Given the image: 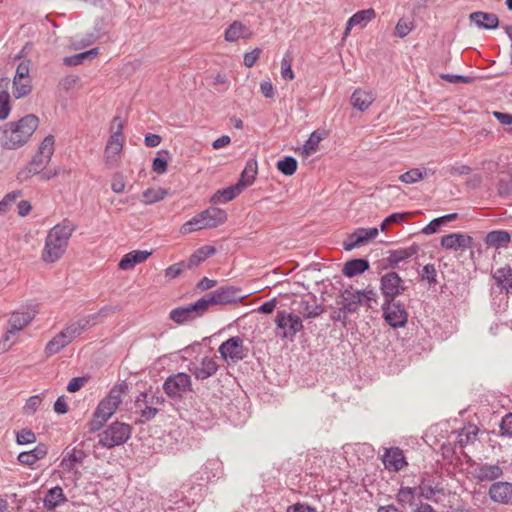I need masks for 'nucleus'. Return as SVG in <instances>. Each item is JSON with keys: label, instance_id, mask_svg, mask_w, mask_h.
<instances>
[{"label": "nucleus", "instance_id": "8", "mask_svg": "<svg viewBox=\"0 0 512 512\" xmlns=\"http://www.w3.org/2000/svg\"><path fill=\"white\" fill-rule=\"evenodd\" d=\"M130 436V425L116 421L98 434V444L110 449L123 445L129 440Z\"/></svg>", "mask_w": 512, "mask_h": 512}, {"label": "nucleus", "instance_id": "62", "mask_svg": "<svg viewBox=\"0 0 512 512\" xmlns=\"http://www.w3.org/2000/svg\"><path fill=\"white\" fill-rule=\"evenodd\" d=\"M78 460L79 457L75 451L68 453L63 457L61 461V467L65 470H72Z\"/></svg>", "mask_w": 512, "mask_h": 512}, {"label": "nucleus", "instance_id": "46", "mask_svg": "<svg viewBox=\"0 0 512 512\" xmlns=\"http://www.w3.org/2000/svg\"><path fill=\"white\" fill-rule=\"evenodd\" d=\"M95 57H96V49L92 48L88 51L81 52L79 54H76V55H73L70 57H65L63 61H64V64H66L68 66H76V65H79L87 60L92 61Z\"/></svg>", "mask_w": 512, "mask_h": 512}, {"label": "nucleus", "instance_id": "33", "mask_svg": "<svg viewBox=\"0 0 512 512\" xmlns=\"http://www.w3.org/2000/svg\"><path fill=\"white\" fill-rule=\"evenodd\" d=\"M49 162L50 160L48 158L42 157V155L37 153L28 164L26 171L19 172L18 178L25 180L30 175L40 174Z\"/></svg>", "mask_w": 512, "mask_h": 512}, {"label": "nucleus", "instance_id": "55", "mask_svg": "<svg viewBox=\"0 0 512 512\" xmlns=\"http://www.w3.org/2000/svg\"><path fill=\"white\" fill-rule=\"evenodd\" d=\"M36 440V434L30 429H21L16 433V442L19 445L32 444Z\"/></svg>", "mask_w": 512, "mask_h": 512}, {"label": "nucleus", "instance_id": "14", "mask_svg": "<svg viewBox=\"0 0 512 512\" xmlns=\"http://www.w3.org/2000/svg\"><path fill=\"white\" fill-rule=\"evenodd\" d=\"M406 290L404 281L398 273L387 272L380 279V291L386 301H392L402 295Z\"/></svg>", "mask_w": 512, "mask_h": 512}, {"label": "nucleus", "instance_id": "61", "mask_svg": "<svg viewBox=\"0 0 512 512\" xmlns=\"http://www.w3.org/2000/svg\"><path fill=\"white\" fill-rule=\"evenodd\" d=\"M57 414H66L69 412L68 398L65 395L59 396L53 406Z\"/></svg>", "mask_w": 512, "mask_h": 512}, {"label": "nucleus", "instance_id": "29", "mask_svg": "<svg viewBox=\"0 0 512 512\" xmlns=\"http://www.w3.org/2000/svg\"><path fill=\"white\" fill-rule=\"evenodd\" d=\"M66 502L67 497L60 486H56L48 490L43 499V505L48 511H54L57 507L65 504Z\"/></svg>", "mask_w": 512, "mask_h": 512}, {"label": "nucleus", "instance_id": "2", "mask_svg": "<svg viewBox=\"0 0 512 512\" xmlns=\"http://www.w3.org/2000/svg\"><path fill=\"white\" fill-rule=\"evenodd\" d=\"M38 125L39 119L32 114L6 124L3 131V146L7 149L22 147L29 141Z\"/></svg>", "mask_w": 512, "mask_h": 512}, {"label": "nucleus", "instance_id": "13", "mask_svg": "<svg viewBox=\"0 0 512 512\" xmlns=\"http://www.w3.org/2000/svg\"><path fill=\"white\" fill-rule=\"evenodd\" d=\"M383 318L393 328H401L407 324L408 312L399 300L386 301L382 304Z\"/></svg>", "mask_w": 512, "mask_h": 512}, {"label": "nucleus", "instance_id": "56", "mask_svg": "<svg viewBox=\"0 0 512 512\" xmlns=\"http://www.w3.org/2000/svg\"><path fill=\"white\" fill-rule=\"evenodd\" d=\"M90 379L89 376L74 377L69 381L66 389L70 393H75L85 387Z\"/></svg>", "mask_w": 512, "mask_h": 512}, {"label": "nucleus", "instance_id": "63", "mask_svg": "<svg viewBox=\"0 0 512 512\" xmlns=\"http://www.w3.org/2000/svg\"><path fill=\"white\" fill-rule=\"evenodd\" d=\"M167 166L168 163L166 158L158 156L153 159L152 170L155 173L159 175L164 174L167 171Z\"/></svg>", "mask_w": 512, "mask_h": 512}, {"label": "nucleus", "instance_id": "59", "mask_svg": "<svg viewBox=\"0 0 512 512\" xmlns=\"http://www.w3.org/2000/svg\"><path fill=\"white\" fill-rule=\"evenodd\" d=\"M497 190L500 196H507L512 193V181L510 178H500L497 182Z\"/></svg>", "mask_w": 512, "mask_h": 512}, {"label": "nucleus", "instance_id": "45", "mask_svg": "<svg viewBox=\"0 0 512 512\" xmlns=\"http://www.w3.org/2000/svg\"><path fill=\"white\" fill-rule=\"evenodd\" d=\"M167 196V191L162 188H148L142 193V202L146 205L154 204L163 200Z\"/></svg>", "mask_w": 512, "mask_h": 512}, {"label": "nucleus", "instance_id": "5", "mask_svg": "<svg viewBox=\"0 0 512 512\" xmlns=\"http://www.w3.org/2000/svg\"><path fill=\"white\" fill-rule=\"evenodd\" d=\"M128 391V385L125 382L115 384L108 394L98 403V424L109 420L119 408L123 397Z\"/></svg>", "mask_w": 512, "mask_h": 512}, {"label": "nucleus", "instance_id": "36", "mask_svg": "<svg viewBox=\"0 0 512 512\" xmlns=\"http://www.w3.org/2000/svg\"><path fill=\"white\" fill-rule=\"evenodd\" d=\"M243 189L237 183L226 187L224 189L217 190L211 197V202L214 204H224L235 199Z\"/></svg>", "mask_w": 512, "mask_h": 512}, {"label": "nucleus", "instance_id": "64", "mask_svg": "<svg viewBox=\"0 0 512 512\" xmlns=\"http://www.w3.org/2000/svg\"><path fill=\"white\" fill-rule=\"evenodd\" d=\"M501 434L512 437V414H507L503 417L500 424Z\"/></svg>", "mask_w": 512, "mask_h": 512}, {"label": "nucleus", "instance_id": "37", "mask_svg": "<svg viewBox=\"0 0 512 512\" xmlns=\"http://www.w3.org/2000/svg\"><path fill=\"white\" fill-rule=\"evenodd\" d=\"M202 213L209 228H216L227 220L226 211L218 207H209L203 210Z\"/></svg>", "mask_w": 512, "mask_h": 512}, {"label": "nucleus", "instance_id": "18", "mask_svg": "<svg viewBox=\"0 0 512 512\" xmlns=\"http://www.w3.org/2000/svg\"><path fill=\"white\" fill-rule=\"evenodd\" d=\"M440 244L447 250H465L473 247V238L462 233H450L441 238Z\"/></svg>", "mask_w": 512, "mask_h": 512}, {"label": "nucleus", "instance_id": "16", "mask_svg": "<svg viewBox=\"0 0 512 512\" xmlns=\"http://www.w3.org/2000/svg\"><path fill=\"white\" fill-rule=\"evenodd\" d=\"M221 357L228 361L238 362L246 357V349L243 340L239 336H234L223 342L218 349Z\"/></svg>", "mask_w": 512, "mask_h": 512}, {"label": "nucleus", "instance_id": "4", "mask_svg": "<svg viewBox=\"0 0 512 512\" xmlns=\"http://www.w3.org/2000/svg\"><path fill=\"white\" fill-rule=\"evenodd\" d=\"M87 326L88 321L83 319L68 324L47 342L44 348L45 356L49 358L61 352L66 346L84 333Z\"/></svg>", "mask_w": 512, "mask_h": 512}, {"label": "nucleus", "instance_id": "41", "mask_svg": "<svg viewBox=\"0 0 512 512\" xmlns=\"http://www.w3.org/2000/svg\"><path fill=\"white\" fill-rule=\"evenodd\" d=\"M209 228L208 225H206V220L202 212L198 213L194 217H192L190 220L186 221L181 227H180V233L183 235Z\"/></svg>", "mask_w": 512, "mask_h": 512}, {"label": "nucleus", "instance_id": "22", "mask_svg": "<svg viewBox=\"0 0 512 512\" xmlns=\"http://www.w3.org/2000/svg\"><path fill=\"white\" fill-rule=\"evenodd\" d=\"M472 474L479 482L493 481L502 476L503 470L498 464H477Z\"/></svg>", "mask_w": 512, "mask_h": 512}, {"label": "nucleus", "instance_id": "27", "mask_svg": "<svg viewBox=\"0 0 512 512\" xmlns=\"http://www.w3.org/2000/svg\"><path fill=\"white\" fill-rule=\"evenodd\" d=\"M496 285L507 294H512V267L505 265L492 273Z\"/></svg>", "mask_w": 512, "mask_h": 512}, {"label": "nucleus", "instance_id": "11", "mask_svg": "<svg viewBox=\"0 0 512 512\" xmlns=\"http://www.w3.org/2000/svg\"><path fill=\"white\" fill-rule=\"evenodd\" d=\"M344 310L350 313L357 312L362 305L371 307V302H376L377 294L373 289L349 290L345 289L341 294Z\"/></svg>", "mask_w": 512, "mask_h": 512}, {"label": "nucleus", "instance_id": "1", "mask_svg": "<svg viewBox=\"0 0 512 512\" xmlns=\"http://www.w3.org/2000/svg\"><path fill=\"white\" fill-rule=\"evenodd\" d=\"M73 231V224L66 221L51 228L45 239L41 259L49 264L57 262L64 255Z\"/></svg>", "mask_w": 512, "mask_h": 512}, {"label": "nucleus", "instance_id": "12", "mask_svg": "<svg viewBox=\"0 0 512 512\" xmlns=\"http://www.w3.org/2000/svg\"><path fill=\"white\" fill-rule=\"evenodd\" d=\"M206 312L205 302L200 298L192 304L172 309L169 318L176 324L183 325L203 316Z\"/></svg>", "mask_w": 512, "mask_h": 512}, {"label": "nucleus", "instance_id": "39", "mask_svg": "<svg viewBox=\"0 0 512 512\" xmlns=\"http://www.w3.org/2000/svg\"><path fill=\"white\" fill-rule=\"evenodd\" d=\"M10 80L8 78L0 79V119H6L10 114V95L8 88Z\"/></svg>", "mask_w": 512, "mask_h": 512}, {"label": "nucleus", "instance_id": "38", "mask_svg": "<svg viewBox=\"0 0 512 512\" xmlns=\"http://www.w3.org/2000/svg\"><path fill=\"white\" fill-rule=\"evenodd\" d=\"M258 173V164L255 159H249L246 162L245 168L241 173L240 179L237 184L244 190L249 187L255 181L256 175Z\"/></svg>", "mask_w": 512, "mask_h": 512}, {"label": "nucleus", "instance_id": "19", "mask_svg": "<svg viewBox=\"0 0 512 512\" xmlns=\"http://www.w3.org/2000/svg\"><path fill=\"white\" fill-rule=\"evenodd\" d=\"M382 462L387 470L393 472H398L407 465L403 451L398 447L385 449Z\"/></svg>", "mask_w": 512, "mask_h": 512}, {"label": "nucleus", "instance_id": "35", "mask_svg": "<svg viewBox=\"0 0 512 512\" xmlns=\"http://www.w3.org/2000/svg\"><path fill=\"white\" fill-rule=\"evenodd\" d=\"M147 393L142 392L135 401L137 412L140 413L141 421L147 422L152 420L158 413V409L147 404Z\"/></svg>", "mask_w": 512, "mask_h": 512}, {"label": "nucleus", "instance_id": "20", "mask_svg": "<svg viewBox=\"0 0 512 512\" xmlns=\"http://www.w3.org/2000/svg\"><path fill=\"white\" fill-rule=\"evenodd\" d=\"M35 317V311L29 307H23L14 311L9 319L8 326L12 329L20 332L26 328L33 321Z\"/></svg>", "mask_w": 512, "mask_h": 512}, {"label": "nucleus", "instance_id": "7", "mask_svg": "<svg viewBox=\"0 0 512 512\" xmlns=\"http://www.w3.org/2000/svg\"><path fill=\"white\" fill-rule=\"evenodd\" d=\"M275 325V335L282 340H293L296 334L304 328L303 322L298 315L284 310L277 312Z\"/></svg>", "mask_w": 512, "mask_h": 512}, {"label": "nucleus", "instance_id": "17", "mask_svg": "<svg viewBox=\"0 0 512 512\" xmlns=\"http://www.w3.org/2000/svg\"><path fill=\"white\" fill-rule=\"evenodd\" d=\"M378 229L376 227L372 228H357L355 231L350 233L346 240L343 242V248L346 251H351L370 239L377 237Z\"/></svg>", "mask_w": 512, "mask_h": 512}, {"label": "nucleus", "instance_id": "50", "mask_svg": "<svg viewBox=\"0 0 512 512\" xmlns=\"http://www.w3.org/2000/svg\"><path fill=\"white\" fill-rule=\"evenodd\" d=\"M277 168L284 175L291 176L297 170V160L292 156H286L284 159L278 161Z\"/></svg>", "mask_w": 512, "mask_h": 512}, {"label": "nucleus", "instance_id": "25", "mask_svg": "<svg viewBox=\"0 0 512 512\" xmlns=\"http://www.w3.org/2000/svg\"><path fill=\"white\" fill-rule=\"evenodd\" d=\"M152 254L146 250H133L126 253L118 263L121 270H132L137 264L145 262Z\"/></svg>", "mask_w": 512, "mask_h": 512}, {"label": "nucleus", "instance_id": "51", "mask_svg": "<svg viewBox=\"0 0 512 512\" xmlns=\"http://www.w3.org/2000/svg\"><path fill=\"white\" fill-rule=\"evenodd\" d=\"M55 150V137L53 135L46 136L41 142L38 154L42 155V157L48 158L51 160Z\"/></svg>", "mask_w": 512, "mask_h": 512}, {"label": "nucleus", "instance_id": "52", "mask_svg": "<svg viewBox=\"0 0 512 512\" xmlns=\"http://www.w3.org/2000/svg\"><path fill=\"white\" fill-rule=\"evenodd\" d=\"M42 402H43L42 395L37 394V395L30 396L26 400V402L23 406V413L28 416L35 414L38 411V409L41 407Z\"/></svg>", "mask_w": 512, "mask_h": 512}, {"label": "nucleus", "instance_id": "21", "mask_svg": "<svg viewBox=\"0 0 512 512\" xmlns=\"http://www.w3.org/2000/svg\"><path fill=\"white\" fill-rule=\"evenodd\" d=\"M375 17H376V12L373 8L360 10V11L354 13L346 22L344 38L349 35L350 31L354 27L364 28Z\"/></svg>", "mask_w": 512, "mask_h": 512}, {"label": "nucleus", "instance_id": "26", "mask_svg": "<svg viewBox=\"0 0 512 512\" xmlns=\"http://www.w3.org/2000/svg\"><path fill=\"white\" fill-rule=\"evenodd\" d=\"M469 19L481 29L492 30L496 29L499 25V19L494 13L476 11L469 15Z\"/></svg>", "mask_w": 512, "mask_h": 512}, {"label": "nucleus", "instance_id": "15", "mask_svg": "<svg viewBox=\"0 0 512 512\" xmlns=\"http://www.w3.org/2000/svg\"><path fill=\"white\" fill-rule=\"evenodd\" d=\"M419 251V246L413 244L409 247L399 248L388 251V256L383 261L377 262V270L396 269L399 264L412 256L416 255Z\"/></svg>", "mask_w": 512, "mask_h": 512}, {"label": "nucleus", "instance_id": "47", "mask_svg": "<svg viewBox=\"0 0 512 512\" xmlns=\"http://www.w3.org/2000/svg\"><path fill=\"white\" fill-rule=\"evenodd\" d=\"M417 493V488L401 487L396 494V500L402 506L412 505L415 501Z\"/></svg>", "mask_w": 512, "mask_h": 512}, {"label": "nucleus", "instance_id": "49", "mask_svg": "<svg viewBox=\"0 0 512 512\" xmlns=\"http://www.w3.org/2000/svg\"><path fill=\"white\" fill-rule=\"evenodd\" d=\"M244 25L241 22H233L224 33V38L228 42H235L243 35Z\"/></svg>", "mask_w": 512, "mask_h": 512}, {"label": "nucleus", "instance_id": "23", "mask_svg": "<svg viewBox=\"0 0 512 512\" xmlns=\"http://www.w3.org/2000/svg\"><path fill=\"white\" fill-rule=\"evenodd\" d=\"M219 365L213 357L205 356L199 365L191 368L190 371L197 380H206L218 371Z\"/></svg>", "mask_w": 512, "mask_h": 512}, {"label": "nucleus", "instance_id": "3", "mask_svg": "<svg viewBox=\"0 0 512 512\" xmlns=\"http://www.w3.org/2000/svg\"><path fill=\"white\" fill-rule=\"evenodd\" d=\"M123 130V120L119 116H115L110 123V137L105 145L103 156L104 164L109 169L117 167L120 162L125 143Z\"/></svg>", "mask_w": 512, "mask_h": 512}, {"label": "nucleus", "instance_id": "6", "mask_svg": "<svg viewBox=\"0 0 512 512\" xmlns=\"http://www.w3.org/2000/svg\"><path fill=\"white\" fill-rule=\"evenodd\" d=\"M223 465L219 459H208L200 469L192 475V479L196 485L191 486L190 494L201 497V491L206 483L220 478L222 475Z\"/></svg>", "mask_w": 512, "mask_h": 512}, {"label": "nucleus", "instance_id": "42", "mask_svg": "<svg viewBox=\"0 0 512 512\" xmlns=\"http://www.w3.org/2000/svg\"><path fill=\"white\" fill-rule=\"evenodd\" d=\"M32 90L31 78H18L13 79V95L19 99L27 96Z\"/></svg>", "mask_w": 512, "mask_h": 512}, {"label": "nucleus", "instance_id": "53", "mask_svg": "<svg viewBox=\"0 0 512 512\" xmlns=\"http://www.w3.org/2000/svg\"><path fill=\"white\" fill-rule=\"evenodd\" d=\"M321 140L322 137L317 131L312 132L303 145V154L309 156L315 153Z\"/></svg>", "mask_w": 512, "mask_h": 512}, {"label": "nucleus", "instance_id": "44", "mask_svg": "<svg viewBox=\"0 0 512 512\" xmlns=\"http://www.w3.org/2000/svg\"><path fill=\"white\" fill-rule=\"evenodd\" d=\"M477 433L478 428L475 425L465 426L458 433L457 443L460 447H465L476 440Z\"/></svg>", "mask_w": 512, "mask_h": 512}, {"label": "nucleus", "instance_id": "58", "mask_svg": "<svg viewBox=\"0 0 512 512\" xmlns=\"http://www.w3.org/2000/svg\"><path fill=\"white\" fill-rule=\"evenodd\" d=\"M412 29L413 22L401 18L396 24L395 35L400 38H404L412 31Z\"/></svg>", "mask_w": 512, "mask_h": 512}, {"label": "nucleus", "instance_id": "10", "mask_svg": "<svg viewBox=\"0 0 512 512\" xmlns=\"http://www.w3.org/2000/svg\"><path fill=\"white\" fill-rule=\"evenodd\" d=\"M247 295L242 294L240 288L226 285L222 286L202 297L208 310L212 305H228L241 302Z\"/></svg>", "mask_w": 512, "mask_h": 512}, {"label": "nucleus", "instance_id": "24", "mask_svg": "<svg viewBox=\"0 0 512 512\" xmlns=\"http://www.w3.org/2000/svg\"><path fill=\"white\" fill-rule=\"evenodd\" d=\"M489 495L494 502L512 504V483H493L489 489Z\"/></svg>", "mask_w": 512, "mask_h": 512}, {"label": "nucleus", "instance_id": "28", "mask_svg": "<svg viewBox=\"0 0 512 512\" xmlns=\"http://www.w3.org/2000/svg\"><path fill=\"white\" fill-rule=\"evenodd\" d=\"M325 309L321 304H318L315 296H311L308 299H301L298 306V312L307 319L317 318Z\"/></svg>", "mask_w": 512, "mask_h": 512}, {"label": "nucleus", "instance_id": "48", "mask_svg": "<svg viewBox=\"0 0 512 512\" xmlns=\"http://www.w3.org/2000/svg\"><path fill=\"white\" fill-rule=\"evenodd\" d=\"M428 169H424L423 171L418 168L410 169L409 171L400 175L399 179L401 182L405 184H413L424 178L427 175Z\"/></svg>", "mask_w": 512, "mask_h": 512}, {"label": "nucleus", "instance_id": "54", "mask_svg": "<svg viewBox=\"0 0 512 512\" xmlns=\"http://www.w3.org/2000/svg\"><path fill=\"white\" fill-rule=\"evenodd\" d=\"M421 279L423 281H426L429 286H434L437 283V271L434 264H426L421 272H420Z\"/></svg>", "mask_w": 512, "mask_h": 512}, {"label": "nucleus", "instance_id": "32", "mask_svg": "<svg viewBox=\"0 0 512 512\" xmlns=\"http://www.w3.org/2000/svg\"><path fill=\"white\" fill-rule=\"evenodd\" d=\"M216 253V249L211 245H204L197 250H195L192 255L189 257L185 264L187 269H192L202 262H204L209 257L213 256Z\"/></svg>", "mask_w": 512, "mask_h": 512}, {"label": "nucleus", "instance_id": "60", "mask_svg": "<svg viewBox=\"0 0 512 512\" xmlns=\"http://www.w3.org/2000/svg\"><path fill=\"white\" fill-rule=\"evenodd\" d=\"M111 189L115 193H122L125 189V181L122 173L117 172L112 177Z\"/></svg>", "mask_w": 512, "mask_h": 512}, {"label": "nucleus", "instance_id": "34", "mask_svg": "<svg viewBox=\"0 0 512 512\" xmlns=\"http://www.w3.org/2000/svg\"><path fill=\"white\" fill-rule=\"evenodd\" d=\"M370 265L368 260L363 258H357L347 261L342 269L343 275L348 278L355 277L366 272L369 269Z\"/></svg>", "mask_w": 512, "mask_h": 512}, {"label": "nucleus", "instance_id": "9", "mask_svg": "<svg viewBox=\"0 0 512 512\" xmlns=\"http://www.w3.org/2000/svg\"><path fill=\"white\" fill-rule=\"evenodd\" d=\"M162 388L170 399L180 400L193 390L191 376L184 372L172 374L165 379Z\"/></svg>", "mask_w": 512, "mask_h": 512}, {"label": "nucleus", "instance_id": "30", "mask_svg": "<svg viewBox=\"0 0 512 512\" xmlns=\"http://www.w3.org/2000/svg\"><path fill=\"white\" fill-rule=\"evenodd\" d=\"M420 497L426 500H432L437 493H441L443 489L440 483L430 477H422L417 487Z\"/></svg>", "mask_w": 512, "mask_h": 512}, {"label": "nucleus", "instance_id": "57", "mask_svg": "<svg viewBox=\"0 0 512 512\" xmlns=\"http://www.w3.org/2000/svg\"><path fill=\"white\" fill-rule=\"evenodd\" d=\"M187 269V266L185 264V261H180L178 263H175L169 267H167L164 271L165 273V277L168 279V280H172V279H175L177 278L179 275H181V273Z\"/></svg>", "mask_w": 512, "mask_h": 512}, {"label": "nucleus", "instance_id": "31", "mask_svg": "<svg viewBox=\"0 0 512 512\" xmlns=\"http://www.w3.org/2000/svg\"><path fill=\"white\" fill-rule=\"evenodd\" d=\"M375 101V95L371 91L356 89L351 95L352 106L363 112Z\"/></svg>", "mask_w": 512, "mask_h": 512}, {"label": "nucleus", "instance_id": "40", "mask_svg": "<svg viewBox=\"0 0 512 512\" xmlns=\"http://www.w3.org/2000/svg\"><path fill=\"white\" fill-rule=\"evenodd\" d=\"M511 241V236L507 231L504 230H494L487 233L485 237V243L489 247L494 248H503L507 247Z\"/></svg>", "mask_w": 512, "mask_h": 512}, {"label": "nucleus", "instance_id": "43", "mask_svg": "<svg viewBox=\"0 0 512 512\" xmlns=\"http://www.w3.org/2000/svg\"><path fill=\"white\" fill-rule=\"evenodd\" d=\"M19 340V332L8 326L0 339V354L9 351Z\"/></svg>", "mask_w": 512, "mask_h": 512}]
</instances>
